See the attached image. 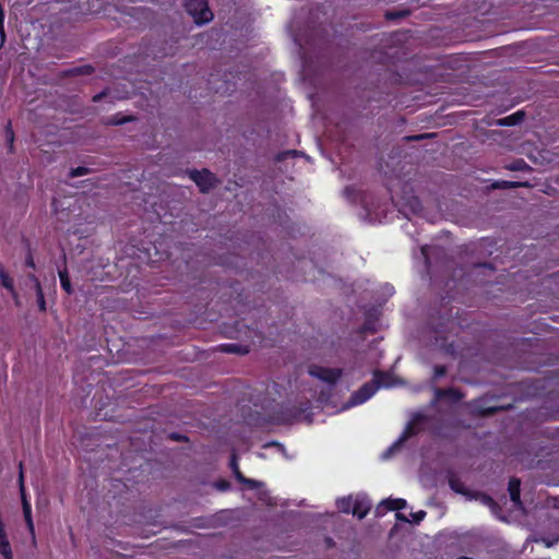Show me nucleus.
<instances>
[{"label":"nucleus","instance_id":"nucleus-1","mask_svg":"<svg viewBox=\"0 0 559 559\" xmlns=\"http://www.w3.org/2000/svg\"><path fill=\"white\" fill-rule=\"evenodd\" d=\"M383 378L384 377L382 373H374L373 383L364 384L358 391H356L352 395L349 402L341 409L344 411L352 406L360 405L368 401L371 396H373L380 386H390L391 384L389 382H385Z\"/></svg>","mask_w":559,"mask_h":559},{"label":"nucleus","instance_id":"nucleus-2","mask_svg":"<svg viewBox=\"0 0 559 559\" xmlns=\"http://www.w3.org/2000/svg\"><path fill=\"white\" fill-rule=\"evenodd\" d=\"M185 7L198 25L209 23L213 19V13L206 0H187Z\"/></svg>","mask_w":559,"mask_h":559},{"label":"nucleus","instance_id":"nucleus-3","mask_svg":"<svg viewBox=\"0 0 559 559\" xmlns=\"http://www.w3.org/2000/svg\"><path fill=\"white\" fill-rule=\"evenodd\" d=\"M309 373L322 382L332 385L341 378L342 370L338 368H325L313 365L309 368Z\"/></svg>","mask_w":559,"mask_h":559},{"label":"nucleus","instance_id":"nucleus-4","mask_svg":"<svg viewBox=\"0 0 559 559\" xmlns=\"http://www.w3.org/2000/svg\"><path fill=\"white\" fill-rule=\"evenodd\" d=\"M19 483H20V491H21V498H22L24 519H25L28 532H29L33 540H35V527H34V522H33V518H32V507H31V503L25 495L24 476H23L22 471L20 472Z\"/></svg>","mask_w":559,"mask_h":559},{"label":"nucleus","instance_id":"nucleus-5","mask_svg":"<svg viewBox=\"0 0 559 559\" xmlns=\"http://www.w3.org/2000/svg\"><path fill=\"white\" fill-rule=\"evenodd\" d=\"M191 179L197 183L202 192L207 191L215 181V178L212 173L206 169L201 171H192L190 175Z\"/></svg>","mask_w":559,"mask_h":559},{"label":"nucleus","instance_id":"nucleus-6","mask_svg":"<svg viewBox=\"0 0 559 559\" xmlns=\"http://www.w3.org/2000/svg\"><path fill=\"white\" fill-rule=\"evenodd\" d=\"M406 508V501L404 499H384L376 508V514L382 516L386 511H400Z\"/></svg>","mask_w":559,"mask_h":559},{"label":"nucleus","instance_id":"nucleus-7","mask_svg":"<svg viewBox=\"0 0 559 559\" xmlns=\"http://www.w3.org/2000/svg\"><path fill=\"white\" fill-rule=\"evenodd\" d=\"M370 508H371V503L368 500V498L365 496H361V495H357L354 498V506H353L352 514L357 516L358 519H362L368 514V512L370 511Z\"/></svg>","mask_w":559,"mask_h":559},{"label":"nucleus","instance_id":"nucleus-8","mask_svg":"<svg viewBox=\"0 0 559 559\" xmlns=\"http://www.w3.org/2000/svg\"><path fill=\"white\" fill-rule=\"evenodd\" d=\"M520 480L516 479V478H513L509 481V487H508V490H509V493H510V498L511 500L513 501V503L515 506H520L521 504V501H520Z\"/></svg>","mask_w":559,"mask_h":559},{"label":"nucleus","instance_id":"nucleus-9","mask_svg":"<svg viewBox=\"0 0 559 559\" xmlns=\"http://www.w3.org/2000/svg\"><path fill=\"white\" fill-rule=\"evenodd\" d=\"M354 498L353 496L343 497L336 500V506L341 512L344 513H352L353 506H354Z\"/></svg>","mask_w":559,"mask_h":559},{"label":"nucleus","instance_id":"nucleus-10","mask_svg":"<svg viewBox=\"0 0 559 559\" xmlns=\"http://www.w3.org/2000/svg\"><path fill=\"white\" fill-rule=\"evenodd\" d=\"M426 515L425 511H418L416 513H411V519L406 518L402 513H396V519L409 523H419Z\"/></svg>","mask_w":559,"mask_h":559},{"label":"nucleus","instance_id":"nucleus-11","mask_svg":"<svg viewBox=\"0 0 559 559\" xmlns=\"http://www.w3.org/2000/svg\"><path fill=\"white\" fill-rule=\"evenodd\" d=\"M0 281L1 285L5 287L9 292H13V289L15 288L13 280L3 269H0Z\"/></svg>","mask_w":559,"mask_h":559},{"label":"nucleus","instance_id":"nucleus-12","mask_svg":"<svg viewBox=\"0 0 559 559\" xmlns=\"http://www.w3.org/2000/svg\"><path fill=\"white\" fill-rule=\"evenodd\" d=\"M59 277H60V284H61V287L63 288V290L67 294H71L72 287H71L70 278L68 276V272L66 270L59 271Z\"/></svg>","mask_w":559,"mask_h":559},{"label":"nucleus","instance_id":"nucleus-13","mask_svg":"<svg viewBox=\"0 0 559 559\" xmlns=\"http://www.w3.org/2000/svg\"><path fill=\"white\" fill-rule=\"evenodd\" d=\"M523 118V114L521 111L514 114V115H511V116H508L501 120H499V124L500 126H511V124H515L516 122H519L521 119Z\"/></svg>","mask_w":559,"mask_h":559},{"label":"nucleus","instance_id":"nucleus-14","mask_svg":"<svg viewBox=\"0 0 559 559\" xmlns=\"http://www.w3.org/2000/svg\"><path fill=\"white\" fill-rule=\"evenodd\" d=\"M412 435V427L408 426L403 435L401 436V438L383 454L384 457L389 456V453H391L393 450H395L396 448H399L400 443L403 442L405 439L408 438V436Z\"/></svg>","mask_w":559,"mask_h":559},{"label":"nucleus","instance_id":"nucleus-15","mask_svg":"<svg viewBox=\"0 0 559 559\" xmlns=\"http://www.w3.org/2000/svg\"><path fill=\"white\" fill-rule=\"evenodd\" d=\"M231 467H233L234 474L237 477V479H239L240 481H243L246 484H250L251 486L255 485L254 480L246 479V478L242 477V475L239 472L238 465L236 463V457L235 456H233V460H231Z\"/></svg>","mask_w":559,"mask_h":559},{"label":"nucleus","instance_id":"nucleus-16","mask_svg":"<svg viewBox=\"0 0 559 559\" xmlns=\"http://www.w3.org/2000/svg\"><path fill=\"white\" fill-rule=\"evenodd\" d=\"M35 292H36L39 310L45 311L46 310V301H45V297H44L43 287H38V289Z\"/></svg>","mask_w":559,"mask_h":559},{"label":"nucleus","instance_id":"nucleus-17","mask_svg":"<svg viewBox=\"0 0 559 559\" xmlns=\"http://www.w3.org/2000/svg\"><path fill=\"white\" fill-rule=\"evenodd\" d=\"M28 280L33 284L35 290H37L38 287H41L39 280L34 274H29Z\"/></svg>","mask_w":559,"mask_h":559},{"label":"nucleus","instance_id":"nucleus-18","mask_svg":"<svg viewBox=\"0 0 559 559\" xmlns=\"http://www.w3.org/2000/svg\"><path fill=\"white\" fill-rule=\"evenodd\" d=\"M84 174H86V168L78 167L75 169H72L70 175H71V177H76V176H82Z\"/></svg>","mask_w":559,"mask_h":559},{"label":"nucleus","instance_id":"nucleus-19","mask_svg":"<svg viewBox=\"0 0 559 559\" xmlns=\"http://www.w3.org/2000/svg\"><path fill=\"white\" fill-rule=\"evenodd\" d=\"M25 264H26V266H28L31 269H35V261L31 253L27 254V257L25 259Z\"/></svg>","mask_w":559,"mask_h":559},{"label":"nucleus","instance_id":"nucleus-20","mask_svg":"<svg viewBox=\"0 0 559 559\" xmlns=\"http://www.w3.org/2000/svg\"><path fill=\"white\" fill-rule=\"evenodd\" d=\"M13 300H14V304L15 306L20 307L21 306V300H20V297H19V294L16 292V289L14 288L13 292H10Z\"/></svg>","mask_w":559,"mask_h":559},{"label":"nucleus","instance_id":"nucleus-21","mask_svg":"<svg viewBox=\"0 0 559 559\" xmlns=\"http://www.w3.org/2000/svg\"><path fill=\"white\" fill-rule=\"evenodd\" d=\"M222 350L227 352V353H234V352H237V346L236 345H223Z\"/></svg>","mask_w":559,"mask_h":559},{"label":"nucleus","instance_id":"nucleus-22","mask_svg":"<svg viewBox=\"0 0 559 559\" xmlns=\"http://www.w3.org/2000/svg\"><path fill=\"white\" fill-rule=\"evenodd\" d=\"M5 134H7V139L9 140L10 144L12 145L14 135H13V131L10 126H8V128L5 130Z\"/></svg>","mask_w":559,"mask_h":559},{"label":"nucleus","instance_id":"nucleus-23","mask_svg":"<svg viewBox=\"0 0 559 559\" xmlns=\"http://www.w3.org/2000/svg\"><path fill=\"white\" fill-rule=\"evenodd\" d=\"M443 373H444V370H443V369H437V370H436V376H437V377H440V376H442Z\"/></svg>","mask_w":559,"mask_h":559},{"label":"nucleus","instance_id":"nucleus-24","mask_svg":"<svg viewBox=\"0 0 559 559\" xmlns=\"http://www.w3.org/2000/svg\"><path fill=\"white\" fill-rule=\"evenodd\" d=\"M444 394H445V395H450V396H452V395H454V394H455V392L451 390V391L444 392Z\"/></svg>","mask_w":559,"mask_h":559},{"label":"nucleus","instance_id":"nucleus-25","mask_svg":"<svg viewBox=\"0 0 559 559\" xmlns=\"http://www.w3.org/2000/svg\"><path fill=\"white\" fill-rule=\"evenodd\" d=\"M171 437H173V439H175V440H179V439H180V438H179V436H177V435H173Z\"/></svg>","mask_w":559,"mask_h":559},{"label":"nucleus","instance_id":"nucleus-26","mask_svg":"<svg viewBox=\"0 0 559 559\" xmlns=\"http://www.w3.org/2000/svg\"><path fill=\"white\" fill-rule=\"evenodd\" d=\"M485 501H486V503H489V502H491V498H486Z\"/></svg>","mask_w":559,"mask_h":559}]
</instances>
